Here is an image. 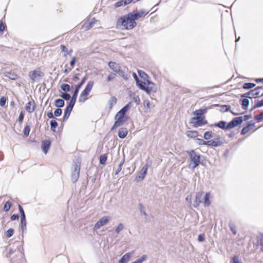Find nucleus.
Returning <instances> with one entry per match:
<instances>
[{
	"label": "nucleus",
	"instance_id": "1",
	"mask_svg": "<svg viewBox=\"0 0 263 263\" xmlns=\"http://www.w3.org/2000/svg\"><path fill=\"white\" fill-rule=\"evenodd\" d=\"M252 118V114L245 115L243 117H236L232 119L229 123L225 121L221 120L218 122L209 125L210 127H219L221 129L227 130L234 128L240 125L244 121H247Z\"/></svg>",
	"mask_w": 263,
	"mask_h": 263
},
{
	"label": "nucleus",
	"instance_id": "2",
	"mask_svg": "<svg viewBox=\"0 0 263 263\" xmlns=\"http://www.w3.org/2000/svg\"><path fill=\"white\" fill-rule=\"evenodd\" d=\"M147 13V12L146 13L144 10L141 9L139 11H134L126 14L127 21L129 25V29H133L136 26L137 23L136 20H137L141 17L143 15L146 14Z\"/></svg>",
	"mask_w": 263,
	"mask_h": 263
},
{
	"label": "nucleus",
	"instance_id": "3",
	"mask_svg": "<svg viewBox=\"0 0 263 263\" xmlns=\"http://www.w3.org/2000/svg\"><path fill=\"white\" fill-rule=\"evenodd\" d=\"M186 153L189 156V159L188 160L190 162L189 164V168L195 169L198 166L200 163L202 164L200 162L201 155L197 153L195 150L186 151Z\"/></svg>",
	"mask_w": 263,
	"mask_h": 263
},
{
	"label": "nucleus",
	"instance_id": "4",
	"mask_svg": "<svg viewBox=\"0 0 263 263\" xmlns=\"http://www.w3.org/2000/svg\"><path fill=\"white\" fill-rule=\"evenodd\" d=\"M260 89H263V87L258 86L246 93L241 94L240 97L241 98H247L250 99L256 98L260 95Z\"/></svg>",
	"mask_w": 263,
	"mask_h": 263
},
{
	"label": "nucleus",
	"instance_id": "5",
	"mask_svg": "<svg viewBox=\"0 0 263 263\" xmlns=\"http://www.w3.org/2000/svg\"><path fill=\"white\" fill-rule=\"evenodd\" d=\"M80 167L81 162L79 160H77L74 163V165L73 166V170L71 174V180L73 183L76 182L79 177Z\"/></svg>",
	"mask_w": 263,
	"mask_h": 263
},
{
	"label": "nucleus",
	"instance_id": "6",
	"mask_svg": "<svg viewBox=\"0 0 263 263\" xmlns=\"http://www.w3.org/2000/svg\"><path fill=\"white\" fill-rule=\"evenodd\" d=\"M87 79V76H85L84 77H83L82 78L80 83H79V84H78L74 86V89L72 92V96L71 98V100H72V101H74V102H76L78 95L79 93L80 89L84 84Z\"/></svg>",
	"mask_w": 263,
	"mask_h": 263
},
{
	"label": "nucleus",
	"instance_id": "7",
	"mask_svg": "<svg viewBox=\"0 0 263 263\" xmlns=\"http://www.w3.org/2000/svg\"><path fill=\"white\" fill-rule=\"evenodd\" d=\"M76 102L74 101H72V100H70V101L67 104L65 110L64 114L63 117V121L66 122L68 119L69 118L70 115L73 109V108L75 105Z\"/></svg>",
	"mask_w": 263,
	"mask_h": 263
},
{
	"label": "nucleus",
	"instance_id": "8",
	"mask_svg": "<svg viewBox=\"0 0 263 263\" xmlns=\"http://www.w3.org/2000/svg\"><path fill=\"white\" fill-rule=\"evenodd\" d=\"M208 111V109L206 107L202 108L196 110L193 112V114L196 116L193 117L191 118V123H193L195 120H198V119L205 118L204 114Z\"/></svg>",
	"mask_w": 263,
	"mask_h": 263
},
{
	"label": "nucleus",
	"instance_id": "9",
	"mask_svg": "<svg viewBox=\"0 0 263 263\" xmlns=\"http://www.w3.org/2000/svg\"><path fill=\"white\" fill-rule=\"evenodd\" d=\"M115 122L111 128V130H114L118 127L122 126L127 121L128 118L127 117H121L117 116V115H115Z\"/></svg>",
	"mask_w": 263,
	"mask_h": 263
},
{
	"label": "nucleus",
	"instance_id": "10",
	"mask_svg": "<svg viewBox=\"0 0 263 263\" xmlns=\"http://www.w3.org/2000/svg\"><path fill=\"white\" fill-rule=\"evenodd\" d=\"M148 168V165L147 164H146L142 167L140 171H139L135 178V180L137 182L141 181L145 178L147 173Z\"/></svg>",
	"mask_w": 263,
	"mask_h": 263
},
{
	"label": "nucleus",
	"instance_id": "11",
	"mask_svg": "<svg viewBox=\"0 0 263 263\" xmlns=\"http://www.w3.org/2000/svg\"><path fill=\"white\" fill-rule=\"evenodd\" d=\"M116 25L117 27L122 26L124 29L130 30L129 28V25L127 21V18L125 15L118 19Z\"/></svg>",
	"mask_w": 263,
	"mask_h": 263
},
{
	"label": "nucleus",
	"instance_id": "12",
	"mask_svg": "<svg viewBox=\"0 0 263 263\" xmlns=\"http://www.w3.org/2000/svg\"><path fill=\"white\" fill-rule=\"evenodd\" d=\"M42 72L39 70H34L30 71L29 73V77L34 82H39L42 79Z\"/></svg>",
	"mask_w": 263,
	"mask_h": 263
},
{
	"label": "nucleus",
	"instance_id": "13",
	"mask_svg": "<svg viewBox=\"0 0 263 263\" xmlns=\"http://www.w3.org/2000/svg\"><path fill=\"white\" fill-rule=\"evenodd\" d=\"M110 219L107 216H103L100 218L95 224L93 230L99 229L102 227L106 225L109 221Z\"/></svg>",
	"mask_w": 263,
	"mask_h": 263
},
{
	"label": "nucleus",
	"instance_id": "14",
	"mask_svg": "<svg viewBox=\"0 0 263 263\" xmlns=\"http://www.w3.org/2000/svg\"><path fill=\"white\" fill-rule=\"evenodd\" d=\"M51 144V142L50 140H44L42 142L41 148L42 150L45 154H46Z\"/></svg>",
	"mask_w": 263,
	"mask_h": 263
},
{
	"label": "nucleus",
	"instance_id": "15",
	"mask_svg": "<svg viewBox=\"0 0 263 263\" xmlns=\"http://www.w3.org/2000/svg\"><path fill=\"white\" fill-rule=\"evenodd\" d=\"M221 108L220 109V111L222 112H227V111H230V112L233 116H235L243 114V112L238 113V112H234V111L231 110H230L231 106L230 105H222L221 106Z\"/></svg>",
	"mask_w": 263,
	"mask_h": 263
},
{
	"label": "nucleus",
	"instance_id": "16",
	"mask_svg": "<svg viewBox=\"0 0 263 263\" xmlns=\"http://www.w3.org/2000/svg\"><path fill=\"white\" fill-rule=\"evenodd\" d=\"M35 108V103L34 101L32 99L31 101H29L25 105L26 110L29 113L33 112Z\"/></svg>",
	"mask_w": 263,
	"mask_h": 263
},
{
	"label": "nucleus",
	"instance_id": "17",
	"mask_svg": "<svg viewBox=\"0 0 263 263\" xmlns=\"http://www.w3.org/2000/svg\"><path fill=\"white\" fill-rule=\"evenodd\" d=\"M108 65L109 67L112 70L114 71V73H115L116 75L117 74V73L118 72V71L121 68V66L115 62L110 61L108 63Z\"/></svg>",
	"mask_w": 263,
	"mask_h": 263
},
{
	"label": "nucleus",
	"instance_id": "18",
	"mask_svg": "<svg viewBox=\"0 0 263 263\" xmlns=\"http://www.w3.org/2000/svg\"><path fill=\"white\" fill-rule=\"evenodd\" d=\"M222 142H217L214 139L206 141V145L208 146L218 147L222 144Z\"/></svg>",
	"mask_w": 263,
	"mask_h": 263
},
{
	"label": "nucleus",
	"instance_id": "19",
	"mask_svg": "<svg viewBox=\"0 0 263 263\" xmlns=\"http://www.w3.org/2000/svg\"><path fill=\"white\" fill-rule=\"evenodd\" d=\"M239 100V102L243 109L247 110L249 107L250 101L247 98H242Z\"/></svg>",
	"mask_w": 263,
	"mask_h": 263
},
{
	"label": "nucleus",
	"instance_id": "20",
	"mask_svg": "<svg viewBox=\"0 0 263 263\" xmlns=\"http://www.w3.org/2000/svg\"><path fill=\"white\" fill-rule=\"evenodd\" d=\"M128 134V131L126 128H120L118 133V135L120 139H124L126 137Z\"/></svg>",
	"mask_w": 263,
	"mask_h": 263
},
{
	"label": "nucleus",
	"instance_id": "21",
	"mask_svg": "<svg viewBox=\"0 0 263 263\" xmlns=\"http://www.w3.org/2000/svg\"><path fill=\"white\" fill-rule=\"evenodd\" d=\"M90 92L86 90V89H84L81 93L80 97H79V102H84L87 100L86 97L89 95Z\"/></svg>",
	"mask_w": 263,
	"mask_h": 263
},
{
	"label": "nucleus",
	"instance_id": "22",
	"mask_svg": "<svg viewBox=\"0 0 263 263\" xmlns=\"http://www.w3.org/2000/svg\"><path fill=\"white\" fill-rule=\"evenodd\" d=\"M196 121L194 126L196 127L201 126L203 125H205L208 124V121L205 119V118H202L198 119V120H195Z\"/></svg>",
	"mask_w": 263,
	"mask_h": 263
},
{
	"label": "nucleus",
	"instance_id": "23",
	"mask_svg": "<svg viewBox=\"0 0 263 263\" xmlns=\"http://www.w3.org/2000/svg\"><path fill=\"white\" fill-rule=\"evenodd\" d=\"M143 90L149 95L152 92H156L157 91V87L156 86H148L146 85Z\"/></svg>",
	"mask_w": 263,
	"mask_h": 263
},
{
	"label": "nucleus",
	"instance_id": "24",
	"mask_svg": "<svg viewBox=\"0 0 263 263\" xmlns=\"http://www.w3.org/2000/svg\"><path fill=\"white\" fill-rule=\"evenodd\" d=\"M54 105L59 108H61L64 106L65 105V102L63 99H57L54 101Z\"/></svg>",
	"mask_w": 263,
	"mask_h": 263
},
{
	"label": "nucleus",
	"instance_id": "25",
	"mask_svg": "<svg viewBox=\"0 0 263 263\" xmlns=\"http://www.w3.org/2000/svg\"><path fill=\"white\" fill-rule=\"evenodd\" d=\"M130 257V254L127 253L122 256L119 261V263H127L129 260Z\"/></svg>",
	"mask_w": 263,
	"mask_h": 263
},
{
	"label": "nucleus",
	"instance_id": "26",
	"mask_svg": "<svg viewBox=\"0 0 263 263\" xmlns=\"http://www.w3.org/2000/svg\"><path fill=\"white\" fill-rule=\"evenodd\" d=\"M5 76L12 80H15L18 78V76L14 72H6Z\"/></svg>",
	"mask_w": 263,
	"mask_h": 263
},
{
	"label": "nucleus",
	"instance_id": "27",
	"mask_svg": "<svg viewBox=\"0 0 263 263\" xmlns=\"http://www.w3.org/2000/svg\"><path fill=\"white\" fill-rule=\"evenodd\" d=\"M50 129L54 132H55L56 128L58 126V123L55 119H52L50 121Z\"/></svg>",
	"mask_w": 263,
	"mask_h": 263
},
{
	"label": "nucleus",
	"instance_id": "28",
	"mask_svg": "<svg viewBox=\"0 0 263 263\" xmlns=\"http://www.w3.org/2000/svg\"><path fill=\"white\" fill-rule=\"evenodd\" d=\"M21 226L23 233L26 230V216L21 217Z\"/></svg>",
	"mask_w": 263,
	"mask_h": 263
},
{
	"label": "nucleus",
	"instance_id": "29",
	"mask_svg": "<svg viewBox=\"0 0 263 263\" xmlns=\"http://www.w3.org/2000/svg\"><path fill=\"white\" fill-rule=\"evenodd\" d=\"M60 88L65 92L71 91V87L70 85L66 83H63L61 84Z\"/></svg>",
	"mask_w": 263,
	"mask_h": 263
},
{
	"label": "nucleus",
	"instance_id": "30",
	"mask_svg": "<svg viewBox=\"0 0 263 263\" xmlns=\"http://www.w3.org/2000/svg\"><path fill=\"white\" fill-rule=\"evenodd\" d=\"M256 84L253 83H245L242 85V88L244 89L248 90L254 88Z\"/></svg>",
	"mask_w": 263,
	"mask_h": 263
},
{
	"label": "nucleus",
	"instance_id": "31",
	"mask_svg": "<svg viewBox=\"0 0 263 263\" xmlns=\"http://www.w3.org/2000/svg\"><path fill=\"white\" fill-rule=\"evenodd\" d=\"M210 194L206 193L204 197V204L205 206H209L211 204L210 201Z\"/></svg>",
	"mask_w": 263,
	"mask_h": 263
},
{
	"label": "nucleus",
	"instance_id": "32",
	"mask_svg": "<svg viewBox=\"0 0 263 263\" xmlns=\"http://www.w3.org/2000/svg\"><path fill=\"white\" fill-rule=\"evenodd\" d=\"M187 136L192 138H196L198 136V133L196 130H188Z\"/></svg>",
	"mask_w": 263,
	"mask_h": 263
},
{
	"label": "nucleus",
	"instance_id": "33",
	"mask_svg": "<svg viewBox=\"0 0 263 263\" xmlns=\"http://www.w3.org/2000/svg\"><path fill=\"white\" fill-rule=\"evenodd\" d=\"M200 196H201V195H200L199 193H198L196 195V198H195V200L194 203V207L197 208L199 205V204L202 202V201L200 199Z\"/></svg>",
	"mask_w": 263,
	"mask_h": 263
},
{
	"label": "nucleus",
	"instance_id": "34",
	"mask_svg": "<svg viewBox=\"0 0 263 263\" xmlns=\"http://www.w3.org/2000/svg\"><path fill=\"white\" fill-rule=\"evenodd\" d=\"M213 137V134L212 131H206L203 134V138L206 140H210Z\"/></svg>",
	"mask_w": 263,
	"mask_h": 263
},
{
	"label": "nucleus",
	"instance_id": "35",
	"mask_svg": "<svg viewBox=\"0 0 263 263\" xmlns=\"http://www.w3.org/2000/svg\"><path fill=\"white\" fill-rule=\"evenodd\" d=\"M107 157L106 154L101 155L99 158V163L101 165H104L106 163Z\"/></svg>",
	"mask_w": 263,
	"mask_h": 263
},
{
	"label": "nucleus",
	"instance_id": "36",
	"mask_svg": "<svg viewBox=\"0 0 263 263\" xmlns=\"http://www.w3.org/2000/svg\"><path fill=\"white\" fill-rule=\"evenodd\" d=\"M136 85L139 87V89L142 90L146 86V83L140 80L136 83Z\"/></svg>",
	"mask_w": 263,
	"mask_h": 263
},
{
	"label": "nucleus",
	"instance_id": "37",
	"mask_svg": "<svg viewBox=\"0 0 263 263\" xmlns=\"http://www.w3.org/2000/svg\"><path fill=\"white\" fill-rule=\"evenodd\" d=\"M60 96L62 98V99L66 101L69 100L71 98L70 95L67 92H62L60 95Z\"/></svg>",
	"mask_w": 263,
	"mask_h": 263
},
{
	"label": "nucleus",
	"instance_id": "38",
	"mask_svg": "<svg viewBox=\"0 0 263 263\" xmlns=\"http://www.w3.org/2000/svg\"><path fill=\"white\" fill-rule=\"evenodd\" d=\"M131 107L132 102H130L126 104L124 106H123L120 110L126 114L128 110L131 108Z\"/></svg>",
	"mask_w": 263,
	"mask_h": 263
},
{
	"label": "nucleus",
	"instance_id": "39",
	"mask_svg": "<svg viewBox=\"0 0 263 263\" xmlns=\"http://www.w3.org/2000/svg\"><path fill=\"white\" fill-rule=\"evenodd\" d=\"M30 126L29 125H26L24 130H23V134L25 137H28L29 135L30 132Z\"/></svg>",
	"mask_w": 263,
	"mask_h": 263
},
{
	"label": "nucleus",
	"instance_id": "40",
	"mask_svg": "<svg viewBox=\"0 0 263 263\" xmlns=\"http://www.w3.org/2000/svg\"><path fill=\"white\" fill-rule=\"evenodd\" d=\"M94 84L93 81H89L85 87V89L90 92Z\"/></svg>",
	"mask_w": 263,
	"mask_h": 263
},
{
	"label": "nucleus",
	"instance_id": "41",
	"mask_svg": "<svg viewBox=\"0 0 263 263\" xmlns=\"http://www.w3.org/2000/svg\"><path fill=\"white\" fill-rule=\"evenodd\" d=\"M12 205V203L10 201H7L5 202L3 209L5 212H8Z\"/></svg>",
	"mask_w": 263,
	"mask_h": 263
},
{
	"label": "nucleus",
	"instance_id": "42",
	"mask_svg": "<svg viewBox=\"0 0 263 263\" xmlns=\"http://www.w3.org/2000/svg\"><path fill=\"white\" fill-rule=\"evenodd\" d=\"M117 74H119L124 80H127L128 79L127 74L125 73L124 71L122 70L121 68L120 69Z\"/></svg>",
	"mask_w": 263,
	"mask_h": 263
},
{
	"label": "nucleus",
	"instance_id": "43",
	"mask_svg": "<svg viewBox=\"0 0 263 263\" xmlns=\"http://www.w3.org/2000/svg\"><path fill=\"white\" fill-rule=\"evenodd\" d=\"M14 233V229L12 228H10L6 232L5 235L7 238H10L13 236Z\"/></svg>",
	"mask_w": 263,
	"mask_h": 263
},
{
	"label": "nucleus",
	"instance_id": "44",
	"mask_svg": "<svg viewBox=\"0 0 263 263\" xmlns=\"http://www.w3.org/2000/svg\"><path fill=\"white\" fill-rule=\"evenodd\" d=\"M138 73L139 77L140 78L143 79V80H144L148 78V75L142 70H138Z\"/></svg>",
	"mask_w": 263,
	"mask_h": 263
},
{
	"label": "nucleus",
	"instance_id": "45",
	"mask_svg": "<svg viewBox=\"0 0 263 263\" xmlns=\"http://www.w3.org/2000/svg\"><path fill=\"white\" fill-rule=\"evenodd\" d=\"M138 208L140 213H142L145 217L147 216L145 209L142 203L138 204Z\"/></svg>",
	"mask_w": 263,
	"mask_h": 263
},
{
	"label": "nucleus",
	"instance_id": "46",
	"mask_svg": "<svg viewBox=\"0 0 263 263\" xmlns=\"http://www.w3.org/2000/svg\"><path fill=\"white\" fill-rule=\"evenodd\" d=\"M229 227L231 231H232V233L234 235H236L237 234V231L236 230V227H235V224L232 222H230L229 223Z\"/></svg>",
	"mask_w": 263,
	"mask_h": 263
},
{
	"label": "nucleus",
	"instance_id": "47",
	"mask_svg": "<svg viewBox=\"0 0 263 263\" xmlns=\"http://www.w3.org/2000/svg\"><path fill=\"white\" fill-rule=\"evenodd\" d=\"M124 161H125V159L124 158L123 159V160L122 161H121L119 163V164L118 165V167L117 169V170L116 171L115 175L118 174V173L121 171L122 167L124 163Z\"/></svg>",
	"mask_w": 263,
	"mask_h": 263
},
{
	"label": "nucleus",
	"instance_id": "48",
	"mask_svg": "<svg viewBox=\"0 0 263 263\" xmlns=\"http://www.w3.org/2000/svg\"><path fill=\"white\" fill-rule=\"evenodd\" d=\"M230 263H242L241 260L239 259L237 256H234L233 257L230 261Z\"/></svg>",
	"mask_w": 263,
	"mask_h": 263
},
{
	"label": "nucleus",
	"instance_id": "49",
	"mask_svg": "<svg viewBox=\"0 0 263 263\" xmlns=\"http://www.w3.org/2000/svg\"><path fill=\"white\" fill-rule=\"evenodd\" d=\"M255 107L260 108L263 106V99L261 100H256L255 101Z\"/></svg>",
	"mask_w": 263,
	"mask_h": 263
},
{
	"label": "nucleus",
	"instance_id": "50",
	"mask_svg": "<svg viewBox=\"0 0 263 263\" xmlns=\"http://www.w3.org/2000/svg\"><path fill=\"white\" fill-rule=\"evenodd\" d=\"M7 98L6 97L3 96L0 98V106L3 107L5 105Z\"/></svg>",
	"mask_w": 263,
	"mask_h": 263
},
{
	"label": "nucleus",
	"instance_id": "51",
	"mask_svg": "<svg viewBox=\"0 0 263 263\" xmlns=\"http://www.w3.org/2000/svg\"><path fill=\"white\" fill-rule=\"evenodd\" d=\"M117 103V99L115 97H111L109 101V103L110 104V107L111 108V106L115 104H116Z\"/></svg>",
	"mask_w": 263,
	"mask_h": 263
},
{
	"label": "nucleus",
	"instance_id": "52",
	"mask_svg": "<svg viewBox=\"0 0 263 263\" xmlns=\"http://www.w3.org/2000/svg\"><path fill=\"white\" fill-rule=\"evenodd\" d=\"M196 143L200 145H206V141H205L200 138H197L196 139Z\"/></svg>",
	"mask_w": 263,
	"mask_h": 263
},
{
	"label": "nucleus",
	"instance_id": "53",
	"mask_svg": "<svg viewBox=\"0 0 263 263\" xmlns=\"http://www.w3.org/2000/svg\"><path fill=\"white\" fill-rule=\"evenodd\" d=\"M54 116L55 117H60L62 114V110L61 108H57L54 111Z\"/></svg>",
	"mask_w": 263,
	"mask_h": 263
},
{
	"label": "nucleus",
	"instance_id": "54",
	"mask_svg": "<svg viewBox=\"0 0 263 263\" xmlns=\"http://www.w3.org/2000/svg\"><path fill=\"white\" fill-rule=\"evenodd\" d=\"M124 229V225L123 223H120L116 229V232L117 234H119L121 231H122Z\"/></svg>",
	"mask_w": 263,
	"mask_h": 263
},
{
	"label": "nucleus",
	"instance_id": "55",
	"mask_svg": "<svg viewBox=\"0 0 263 263\" xmlns=\"http://www.w3.org/2000/svg\"><path fill=\"white\" fill-rule=\"evenodd\" d=\"M254 119L257 121V122H260L263 120V111L261 115L259 116H255Z\"/></svg>",
	"mask_w": 263,
	"mask_h": 263
},
{
	"label": "nucleus",
	"instance_id": "56",
	"mask_svg": "<svg viewBox=\"0 0 263 263\" xmlns=\"http://www.w3.org/2000/svg\"><path fill=\"white\" fill-rule=\"evenodd\" d=\"M92 27V23H89L87 22H86L83 25V28L86 30H89Z\"/></svg>",
	"mask_w": 263,
	"mask_h": 263
},
{
	"label": "nucleus",
	"instance_id": "57",
	"mask_svg": "<svg viewBox=\"0 0 263 263\" xmlns=\"http://www.w3.org/2000/svg\"><path fill=\"white\" fill-rule=\"evenodd\" d=\"M126 6V5L125 4V3L123 0H120L118 2H117V3H116V4H115V6L117 8L121 7V6Z\"/></svg>",
	"mask_w": 263,
	"mask_h": 263
},
{
	"label": "nucleus",
	"instance_id": "58",
	"mask_svg": "<svg viewBox=\"0 0 263 263\" xmlns=\"http://www.w3.org/2000/svg\"><path fill=\"white\" fill-rule=\"evenodd\" d=\"M6 28V24L3 22L0 21V32H3Z\"/></svg>",
	"mask_w": 263,
	"mask_h": 263
},
{
	"label": "nucleus",
	"instance_id": "59",
	"mask_svg": "<svg viewBox=\"0 0 263 263\" xmlns=\"http://www.w3.org/2000/svg\"><path fill=\"white\" fill-rule=\"evenodd\" d=\"M18 211L20 212L21 217L26 216L24 209L21 205H18Z\"/></svg>",
	"mask_w": 263,
	"mask_h": 263
},
{
	"label": "nucleus",
	"instance_id": "60",
	"mask_svg": "<svg viewBox=\"0 0 263 263\" xmlns=\"http://www.w3.org/2000/svg\"><path fill=\"white\" fill-rule=\"evenodd\" d=\"M250 130L248 128V127H244L241 130L240 134L241 135H245L247 133H248Z\"/></svg>",
	"mask_w": 263,
	"mask_h": 263
},
{
	"label": "nucleus",
	"instance_id": "61",
	"mask_svg": "<svg viewBox=\"0 0 263 263\" xmlns=\"http://www.w3.org/2000/svg\"><path fill=\"white\" fill-rule=\"evenodd\" d=\"M115 73H110L107 77V80L108 82L111 81L115 78Z\"/></svg>",
	"mask_w": 263,
	"mask_h": 263
},
{
	"label": "nucleus",
	"instance_id": "62",
	"mask_svg": "<svg viewBox=\"0 0 263 263\" xmlns=\"http://www.w3.org/2000/svg\"><path fill=\"white\" fill-rule=\"evenodd\" d=\"M24 118V112H23V111H21L18 116V122L20 123H22L23 121Z\"/></svg>",
	"mask_w": 263,
	"mask_h": 263
},
{
	"label": "nucleus",
	"instance_id": "63",
	"mask_svg": "<svg viewBox=\"0 0 263 263\" xmlns=\"http://www.w3.org/2000/svg\"><path fill=\"white\" fill-rule=\"evenodd\" d=\"M143 105L145 107H146L147 108L150 109L151 108V103L148 100H144L143 101Z\"/></svg>",
	"mask_w": 263,
	"mask_h": 263
},
{
	"label": "nucleus",
	"instance_id": "64",
	"mask_svg": "<svg viewBox=\"0 0 263 263\" xmlns=\"http://www.w3.org/2000/svg\"><path fill=\"white\" fill-rule=\"evenodd\" d=\"M19 218V215L18 214H14L10 217V219L12 221L18 220Z\"/></svg>",
	"mask_w": 263,
	"mask_h": 263
}]
</instances>
